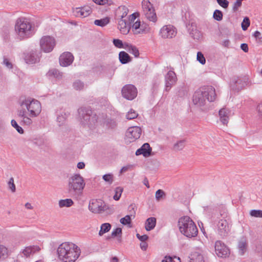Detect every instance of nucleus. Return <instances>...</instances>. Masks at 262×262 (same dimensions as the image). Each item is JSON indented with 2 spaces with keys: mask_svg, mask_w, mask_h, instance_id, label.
Returning a JSON list of instances; mask_svg holds the SVG:
<instances>
[{
  "mask_svg": "<svg viewBox=\"0 0 262 262\" xmlns=\"http://www.w3.org/2000/svg\"><path fill=\"white\" fill-rule=\"evenodd\" d=\"M23 110L18 112L21 121L27 125H30L32 121L30 117H36L41 111L40 103L36 100L26 99L21 104Z\"/></svg>",
  "mask_w": 262,
  "mask_h": 262,
  "instance_id": "obj_1",
  "label": "nucleus"
},
{
  "mask_svg": "<svg viewBox=\"0 0 262 262\" xmlns=\"http://www.w3.org/2000/svg\"><path fill=\"white\" fill-rule=\"evenodd\" d=\"M81 253L80 248L72 242L62 243L57 250V257L61 262H75Z\"/></svg>",
  "mask_w": 262,
  "mask_h": 262,
  "instance_id": "obj_2",
  "label": "nucleus"
},
{
  "mask_svg": "<svg viewBox=\"0 0 262 262\" xmlns=\"http://www.w3.org/2000/svg\"><path fill=\"white\" fill-rule=\"evenodd\" d=\"M178 225L180 232L186 236L191 238L198 235V228L189 216L181 217L179 221Z\"/></svg>",
  "mask_w": 262,
  "mask_h": 262,
  "instance_id": "obj_3",
  "label": "nucleus"
},
{
  "mask_svg": "<svg viewBox=\"0 0 262 262\" xmlns=\"http://www.w3.org/2000/svg\"><path fill=\"white\" fill-rule=\"evenodd\" d=\"M15 30L19 37L23 39L30 37L33 34V28L27 19L19 18L16 21Z\"/></svg>",
  "mask_w": 262,
  "mask_h": 262,
  "instance_id": "obj_4",
  "label": "nucleus"
},
{
  "mask_svg": "<svg viewBox=\"0 0 262 262\" xmlns=\"http://www.w3.org/2000/svg\"><path fill=\"white\" fill-rule=\"evenodd\" d=\"M68 186L70 192H80L84 188L85 183L80 174H75L69 178Z\"/></svg>",
  "mask_w": 262,
  "mask_h": 262,
  "instance_id": "obj_5",
  "label": "nucleus"
},
{
  "mask_svg": "<svg viewBox=\"0 0 262 262\" xmlns=\"http://www.w3.org/2000/svg\"><path fill=\"white\" fill-rule=\"evenodd\" d=\"M40 50L45 52H51L56 45L55 40L54 37L50 36H43L40 39L39 41Z\"/></svg>",
  "mask_w": 262,
  "mask_h": 262,
  "instance_id": "obj_6",
  "label": "nucleus"
},
{
  "mask_svg": "<svg viewBox=\"0 0 262 262\" xmlns=\"http://www.w3.org/2000/svg\"><path fill=\"white\" fill-rule=\"evenodd\" d=\"M89 210L95 213H100L106 209L104 202L100 199H92L89 205Z\"/></svg>",
  "mask_w": 262,
  "mask_h": 262,
  "instance_id": "obj_7",
  "label": "nucleus"
},
{
  "mask_svg": "<svg viewBox=\"0 0 262 262\" xmlns=\"http://www.w3.org/2000/svg\"><path fill=\"white\" fill-rule=\"evenodd\" d=\"M142 129L138 126H132L126 132V140L128 142H132L139 139L141 135Z\"/></svg>",
  "mask_w": 262,
  "mask_h": 262,
  "instance_id": "obj_8",
  "label": "nucleus"
},
{
  "mask_svg": "<svg viewBox=\"0 0 262 262\" xmlns=\"http://www.w3.org/2000/svg\"><path fill=\"white\" fill-rule=\"evenodd\" d=\"M122 95L127 100H133L137 96V89L132 84H126L122 89Z\"/></svg>",
  "mask_w": 262,
  "mask_h": 262,
  "instance_id": "obj_9",
  "label": "nucleus"
},
{
  "mask_svg": "<svg viewBox=\"0 0 262 262\" xmlns=\"http://www.w3.org/2000/svg\"><path fill=\"white\" fill-rule=\"evenodd\" d=\"M215 252L220 257H226L229 254L228 248L221 241H217L214 244Z\"/></svg>",
  "mask_w": 262,
  "mask_h": 262,
  "instance_id": "obj_10",
  "label": "nucleus"
},
{
  "mask_svg": "<svg viewBox=\"0 0 262 262\" xmlns=\"http://www.w3.org/2000/svg\"><path fill=\"white\" fill-rule=\"evenodd\" d=\"M160 33L163 38H171L175 36L177 32L173 26L168 25L163 26L161 29Z\"/></svg>",
  "mask_w": 262,
  "mask_h": 262,
  "instance_id": "obj_11",
  "label": "nucleus"
},
{
  "mask_svg": "<svg viewBox=\"0 0 262 262\" xmlns=\"http://www.w3.org/2000/svg\"><path fill=\"white\" fill-rule=\"evenodd\" d=\"M203 87L196 91L193 96V102L195 105L201 106L205 103V96L204 94Z\"/></svg>",
  "mask_w": 262,
  "mask_h": 262,
  "instance_id": "obj_12",
  "label": "nucleus"
},
{
  "mask_svg": "<svg viewBox=\"0 0 262 262\" xmlns=\"http://www.w3.org/2000/svg\"><path fill=\"white\" fill-rule=\"evenodd\" d=\"M92 12V9L89 6L76 8L73 10V13L75 16L82 18L88 16L91 14Z\"/></svg>",
  "mask_w": 262,
  "mask_h": 262,
  "instance_id": "obj_13",
  "label": "nucleus"
},
{
  "mask_svg": "<svg viewBox=\"0 0 262 262\" xmlns=\"http://www.w3.org/2000/svg\"><path fill=\"white\" fill-rule=\"evenodd\" d=\"M74 60V56L70 52H67L62 53L59 57V63L62 67H67L71 65Z\"/></svg>",
  "mask_w": 262,
  "mask_h": 262,
  "instance_id": "obj_14",
  "label": "nucleus"
},
{
  "mask_svg": "<svg viewBox=\"0 0 262 262\" xmlns=\"http://www.w3.org/2000/svg\"><path fill=\"white\" fill-rule=\"evenodd\" d=\"M203 89L206 98L210 102L214 101L216 96L214 88L211 86H207L203 87Z\"/></svg>",
  "mask_w": 262,
  "mask_h": 262,
  "instance_id": "obj_15",
  "label": "nucleus"
},
{
  "mask_svg": "<svg viewBox=\"0 0 262 262\" xmlns=\"http://www.w3.org/2000/svg\"><path fill=\"white\" fill-rule=\"evenodd\" d=\"M24 59L29 64L35 63L39 61L36 51L32 50L25 54Z\"/></svg>",
  "mask_w": 262,
  "mask_h": 262,
  "instance_id": "obj_16",
  "label": "nucleus"
},
{
  "mask_svg": "<svg viewBox=\"0 0 262 262\" xmlns=\"http://www.w3.org/2000/svg\"><path fill=\"white\" fill-rule=\"evenodd\" d=\"M230 111L226 108H221L219 112L220 120L224 125H227L229 120Z\"/></svg>",
  "mask_w": 262,
  "mask_h": 262,
  "instance_id": "obj_17",
  "label": "nucleus"
},
{
  "mask_svg": "<svg viewBox=\"0 0 262 262\" xmlns=\"http://www.w3.org/2000/svg\"><path fill=\"white\" fill-rule=\"evenodd\" d=\"M151 152V148L148 143H144L140 148L138 149L136 155L139 156L142 155L143 156L147 157L150 155Z\"/></svg>",
  "mask_w": 262,
  "mask_h": 262,
  "instance_id": "obj_18",
  "label": "nucleus"
},
{
  "mask_svg": "<svg viewBox=\"0 0 262 262\" xmlns=\"http://www.w3.org/2000/svg\"><path fill=\"white\" fill-rule=\"evenodd\" d=\"M50 79L55 78L56 80H61L63 76V74L56 69L50 70L46 74Z\"/></svg>",
  "mask_w": 262,
  "mask_h": 262,
  "instance_id": "obj_19",
  "label": "nucleus"
},
{
  "mask_svg": "<svg viewBox=\"0 0 262 262\" xmlns=\"http://www.w3.org/2000/svg\"><path fill=\"white\" fill-rule=\"evenodd\" d=\"M40 248L37 246L26 247L23 251V253L26 257H29L31 254L39 251Z\"/></svg>",
  "mask_w": 262,
  "mask_h": 262,
  "instance_id": "obj_20",
  "label": "nucleus"
},
{
  "mask_svg": "<svg viewBox=\"0 0 262 262\" xmlns=\"http://www.w3.org/2000/svg\"><path fill=\"white\" fill-rule=\"evenodd\" d=\"M118 28L123 34H127L129 31V27L127 26L125 19L120 18L118 21Z\"/></svg>",
  "mask_w": 262,
  "mask_h": 262,
  "instance_id": "obj_21",
  "label": "nucleus"
},
{
  "mask_svg": "<svg viewBox=\"0 0 262 262\" xmlns=\"http://www.w3.org/2000/svg\"><path fill=\"white\" fill-rule=\"evenodd\" d=\"M132 31L135 34L142 33L144 31V29L142 26H141L140 21L137 20L133 23L132 25Z\"/></svg>",
  "mask_w": 262,
  "mask_h": 262,
  "instance_id": "obj_22",
  "label": "nucleus"
},
{
  "mask_svg": "<svg viewBox=\"0 0 262 262\" xmlns=\"http://www.w3.org/2000/svg\"><path fill=\"white\" fill-rule=\"evenodd\" d=\"M217 227L221 233L226 232L229 230L228 223L225 219H222L219 222Z\"/></svg>",
  "mask_w": 262,
  "mask_h": 262,
  "instance_id": "obj_23",
  "label": "nucleus"
},
{
  "mask_svg": "<svg viewBox=\"0 0 262 262\" xmlns=\"http://www.w3.org/2000/svg\"><path fill=\"white\" fill-rule=\"evenodd\" d=\"M156 225V219L154 217L147 219L145 224V228L147 231H150L153 229Z\"/></svg>",
  "mask_w": 262,
  "mask_h": 262,
  "instance_id": "obj_24",
  "label": "nucleus"
},
{
  "mask_svg": "<svg viewBox=\"0 0 262 262\" xmlns=\"http://www.w3.org/2000/svg\"><path fill=\"white\" fill-rule=\"evenodd\" d=\"M119 59L122 64H126L131 61L129 55L124 51H121L119 53Z\"/></svg>",
  "mask_w": 262,
  "mask_h": 262,
  "instance_id": "obj_25",
  "label": "nucleus"
},
{
  "mask_svg": "<svg viewBox=\"0 0 262 262\" xmlns=\"http://www.w3.org/2000/svg\"><path fill=\"white\" fill-rule=\"evenodd\" d=\"M125 49L130 54H133L135 57L139 56V51L137 47L130 44L126 43Z\"/></svg>",
  "mask_w": 262,
  "mask_h": 262,
  "instance_id": "obj_26",
  "label": "nucleus"
},
{
  "mask_svg": "<svg viewBox=\"0 0 262 262\" xmlns=\"http://www.w3.org/2000/svg\"><path fill=\"white\" fill-rule=\"evenodd\" d=\"M165 82H176L177 77L173 71H169L165 76Z\"/></svg>",
  "mask_w": 262,
  "mask_h": 262,
  "instance_id": "obj_27",
  "label": "nucleus"
},
{
  "mask_svg": "<svg viewBox=\"0 0 262 262\" xmlns=\"http://www.w3.org/2000/svg\"><path fill=\"white\" fill-rule=\"evenodd\" d=\"M190 262H205L204 257L202 254L194 252L191 255Z\"/></svg>",
  "mask_w": 262,
  "mask_h": 262,
  "instance_id": "obj_28",
  "label": "nucleus"
},
{
  "mask_svg": "<svg viewBox=\"0 0 262 262\" xmlns=\"http://www.w3.org/2000/svg\"><path fill=\"white\" fill-rule=\"evenodd\" d=\"M144 14L146 17L149 20L152 22H156L157 21V18L154 8L149 10V11H145Z\"/></svg>",
  "mask_w": 262,
  "mask_h": 262,
  "instance_id": "obj_29",
  "label": "nucleus"
},
{
  "mask_svg": "<svg viewBox=\"0 0 262 262\" xmlns=\"http://www.w3.org/2000/svg\"><path fill=\"white\" fill-rule=\"evenodd\" d=\"M112 226L110 223H103L100 226L99 231V235L101 236L104 234L108 232L111 229Z\"/></svg>",
  "mask_w": 262,
  "mask_h": 262,
  "instance_id": "obj_30",
  "label": "nucleus"
},
{
  "mask_svg": "<svg viewBox=\"0 0 262 262\" xmlns=\"http://www.w3.org/2000/svg\"><path fill=\"white\" fill-rule=\"evenodd\" d=\"M192 37L194 39L199 40L202 37V33L196 28H192L190 33Z\"/></svg>",
  "mask_w": 262,
  "mask_h": 262,
  "instance_id": "obj_31",
  "label": "nucleus"
},
{
  "mask_svg": "<svg viewBox=\"0 0 262 262\" xmlns=\"http://www.w3.org/2000/svg\"><path fill=\"white\" fill-rule=\"evenodd\" d=\"M73 204V202L71 199L61 200L59 201V206L60 207H69Z\"/></svg>",
  "mask_w": 262,
  "mask_h": 262,
  "instance_id": "obj_32",
  "label": "nucleus"
},
{
  "mask_svg": "<svg viewBox=\"0 0 262 262\" xmlns=\"http://www.w3.org/2000/svg\"><path fill=\"white\" fill-rule=\"evenodd\" d=\"M110 22V18L106 17L101 19H96L94 21V24L100 27H104Z\"/></svg>",
  "mask_w": 262,
  "mask_h": 262,
  "instance_id": "obj_33",
  "label": "nucleus"
},
{
  "mask_svg": "<svg viewBox=\"0 0 262 262\" xmlns=\"http://www.w3.org/2000/svg\"><path fill=\"white\" fill-rule=\"evenodd\" d=\"M142 5L144 12L145 11H149V10L154 8L152 4L148 0H143Z\"/></svg>",
  "mask_w": 262,
  "mask_h": 262,
  "instance_id": "obj_34",
  "label": "nucleus"
},
{
  "mask_svg": "<svg viewBox=\"0 0 262 262\" xmlns=\"http://www.w3.org/2000/svg\"><path fill=\"white\" fill-rule=\"evenodd\" d=\"M123 189L122 187H118L115 189V194L113 196V199L116 201H118L122 194Z\"/></svg>",
  "mask_w": 262,
  "mask_h": 262,
  "instance_id": "obj_35",
  "label": "nucleus"
},
{
  "mask_svg": "<svg viewBox=\"0 0 262 262\" xmlns=\"http://www.w3.org/2000/svg\"><path fill=\"white\" fill-rule=\"evenodd\" d=\"M223 13L219 10H215L213 14V17L217 21H221L223 19Z\"/></svg>",
  "mask_w": 262,
  "mask_h": 262,
  "instance_id": "obj_36",
  "label": "nucleus"
},
{
  "mask_svg": "<svg viewBox=\"0 0 262 262\" xmlns=\"http://www.w3.org/2000/svg\"><path fill=\"white\" fill-rule=\"evenodd\" d=\"M247 244L245 241H241L238 244L239 252L241 255L244 254L246 250Z\"/></svg>",
  "mask_w": 262,
  "mask_h": 262,
  "instance_id": "obj_37",
  "label": "nucleus"
},
{
  "mask_svg": "<svg viewBox=\"0 0 262 262\" xmlns=\"http://www.w3.org/2000/svg\"><path fill=\"white\" fill-rule=\"evenodd\" d=\"M113 42L114 45L118 48H124L125 47V44L126 43H123L122 40L119 39H114L113 40Z\"/></svg>",
  "mask_w": 262,
  "mask_h": 262,
  "instance_id": "obj_38",
  "label": "nucleus"
},
{
  "mask_svg": "<svg viewBox=\"0 0 262 262\" xmlns=\"http://www.w3.org/2000/svg\"><path fill=\"white\" fill-rule=\"evenodd\" d=\"M162 262H181V260L180 258L177 256H165Z\"/></svg>",
  "mask_w": 262,
  "mask_h": 262,
  "instance_id": "obj_39",
  "label": "nucleus"
},
{
  "mask_svg": "<svg viewBox=\"0 0 262 262\" xmlns=\"http://www.w3.org/2000/svg\"><path fill=\"white\" fill-rule=\"evenodd\" d=\"M8 254V250L7 247L3 245H0V259L7 256Z\"/></svg>",
  "mask_w": 262,
  "mask_h": 262,
  "instance_id": "obj_40",
  "label": "nucleus"
},
{
  "mask_svg": "<svg viewBox=\"0 0 262 262\" xmlns=\"http://www.w3.org/2000/svg\"><path fill=\"white\" fill-rule=\"evenodd\" d=\"M251 216L255 217L262 218V210H252L250 212Z\"/></svg>",
  "mask_w": 262,
  "mask_h": 262,
  "instance_id": "obj_41",
  "label": "nucleus"
},
{
  "mask_svg": "<svg viewBox=\"0 0 262 262\" xmlns=\"http://www.w3.org/2000/svg\"><path fill=\"white\" fill-rule=\"evenodd\" d=\"M120 222L124 225H129L131 223V217L130 215H127L125 217L121 218Z\"/></svg>",
  "mask_w": 262,
  "mask_h": 262,
  "instance_id": "obj_42",
  "label": "nucleus"
},
{
  "mask_svg": "<svg viewBox=\"0 0 262 262\" xmlns=\"http://www.w3.org/2000/svg\"><path fill=\"white\" fill-rule=\"evenodd\" d=\"M244 0H236L233 4L232 10L234 12H236L238 9L242 6V2Z\"/></svg>",
  "mask_w": 262,
  "mask_h": 262,
  "instance_id": "obj_43",
  "label": "nucleus"
},
{
  "mask_svg": "<svg viewBox=\"0 0 262 262\" xmlns=\"http://www.w3.org/2000/svg\"><path fill=\"white\" fill-rule=\"evenodd\" d=\"M250 23L248 17H245L242 24V27L243 30H246L250 26Z\"/></svg>",
  "mask_w": 262,
  "mask_h": 262,
  "instance_id": "obj_44",
  "label": "nucleus"
},
{
  "mask_svg": "<svg viewBox=\"0 0 262 262\" xmlns=\"http://www.w3.org/2000/svg\"><path fill=\"white\" fill-rule=\"evenodd\" d=\"M137 116L138 114L133 110H130L126 115V118L129 120L134 119Z\"/></svg>",
  "mask_w": 262,
  "mask_h": 262,
  "instance_id": "obj_45",
  "label": "nucleus"
},
{
  "mask_svg": "<svg viewBox=\"0 0 262 262\" xmlns=\"http://www.w3.org/2000/svg\"><path fill=\"white\" fill-rule=\"evenodd\" d=\"M185 146L184 141H180L174 145L173 148L175 150H180L182 149Z\"/></svg>",
  "mask_w": 262,
  "mask_h": 262,
  "instance_id": "obj_46",
  "label": "nucleus"
},
{
  "mask_svg": "<svg viewBox=\"0 0 262 262\" xmlns=\"http://www.w3.org/2000/svg\"><path fill=\"white\" fill-rule=\"evenodd\" d=\"M218 4L224 9H227L229 6V2L227 0H216Z\"/></svg>",
  "mask_w": 262,
  "mask_h": 262,
  "instance_id": "obj_47",
  "label": "nucleus"
},
{
  "mask_svg": "<svg viewBox=\"0 0 262 262\" xmlns=\"http://www.w3.org/2000/svg\"><path fill=\"white\" fill-rule=\"evenodd\" d=\"M119 10L122 11V14L120 16V18L123 19L124 17H125L128 12V8L125 6H121L119 8Z\"/></svg>",
  "mask_w": 262,
  "mask_h": 262,
  "instance_id": "obj_48",
  "label": "nucleus"
},
{
  "mask_svg": "<svg viewBox=\"0 0 262 262\" xmlns=\"http://www.w3.org/2000/svg\"><path fill=\"white\" fill-rule=\"evenodd\" d=\"M197 60L202 64H204L206 62L205 58L204 57L203 54L201 52H199L197 53Z\"/></svg>",
  "mask_w": 262,
  "mask_h": 262,
  "instance_id": "obj_49",
  "label": "nucleus"
},
{
  "mask_svg": "<svg viewBox=\"0 0 262 262\" xmlns=\"http://www.w3.org/2000/svg\"><path fill=\"white\" fill-rule=\"evenodd\" d=\"M11 124L17 130V131L18 133H19L20 134L23 133L24 132H23V128L17 124L16 121L15 120H12L11 121Z\"/></svg>",
  "mask_w": 262,
  "mask_h": 262,
  "instance_id": "obj_50",
  "label": "nucleus"
},
{
  "mask_svg": "<svg viewBox=\"0 0 262 262\" xmlns=\"http://www.w3.org/2000/svg\"><path fill=\"white\" fill-rule=\"evenodd\" d=\"M165 195V194L163 190L159 189L156 192L155 196L157 200L159 201Z\"/></svg>",
  "mask_w": 262,
  "mask_h": 262,
  "instance_id": "obj_51",
  "label": "nucleus"
},
{
  "mask_svg": "<svg viewBox=\"0 0 262 262\" xmlns=\"http://www.w3.org/2000/svg\"><path fill=\"white\" fill-rule=\"evenodd\" d=\"M8 185L9 188L11 190L12 192L15 191V185L14 183V179L13 178L10 179L9 181L8 182Z\"/></svg>",
  "mask_w": 262,
  "mask_h": 262,
  "instance_id": "obj_52",
  "label": "nucleus"
},
{
  "mask_svg": "<svg viewBox=\"0 0 262 262\" xmlns=\"http://www.w3.org/2000/svg\"><path fill=\"white\" fill-rule=\"evenodd\" d=\"M122 234V229L120 228H117L114 229L112 232V236L113 237H116L117 235H121Z\"/></svg>",
  "mask_w": 262,
  "mask_h": 262,
  "instance_id": "obj_53",
  "label": "nucleus"
},
{
  "mask_svg": "<svg viewBox=\"0 0 262 262\" xmlns=\"http://www.w3.org/2000/svg\"><path fill=\"white\" fill-rule=\"evenodd\" d=\"M103 179L105 181L107 182L110 183H112L113 181V176L110 174L104 175L103 177Z\"/></svg>",
  "mask_w": 262,
  "mask_h": 262,
  "instance_id": "obj_54",
  "label": "nucleus"
},
{
  "mask_svg": "<svg viewBox=\"0 0 262 262\" xmlns=\"http://www.w3.org/2000/svg\"><path fill=\"white\" fill-rule=\"evenodd\" d=\"M3 63L9 69H11L13 68V65L12 63L10 62L8 59L6 58H4L3 60Z\"/></svg>",
  "mask_w": 262,
  "mask_h": 262,
  "instance_id": "obj_55",
  "label": "nucleus"
},
{
  "mask_svg": "<svg viewBox=\"0 0 262 262\" xmlns=\"http://www.w3.org/2000/svg\"><path fill=\"white\" fill-rule=\"evenodd\" d=\"M136 236L142 242H145V241L148 239V236L146 235H140L139 233H137Z\"/></svg>",
  "mask_w": 262,
  "mask_h": 262,
  "instance_id": "obj_56",
  "label": "nucleus"
},
{
  "mask_svg": "<svg viewBox=\"0 0 262 262\" xmlns=\"http://www.w3.org/2000/svg\"><path fill=\"white\" fill-rule=\"evenodd\" d=\"M256 110L259 117L262 119V103L257 106Z\"/></svg>",
  "mask_w": 262,
  "mask_h": 262,
  "instance_id": "obj_57",
  "label": "nucleus"
},
{
  "mask_svg": "<svg viewBox=\"0 0 262 262\" xmlns=\"http://www.w3.org/2000/svg\"><path fill=\"white\" fill-rule=\"evenodd\" d=\"M96 4L99 5H104L108 3V0H93Z\"/></svg>",
  "mask_w": 262,
  "mask_h": 262,
  "instance_id": "obj_58",
  "label": "nucleus"
},
{
  "mask_svg": "<svg viewBox=\"0 0 262 262\" xmlns=\"http://www.w3.org/2000/svg\"><path fill=\"white\" fill-rule=\"evenodd\" d=\"M241 84V83H233V84L231 85V88L232 89L235 91H239V84Z\"/></svg>",
  "mask_w": 262,
  "mask_h": 262,
  "instance_id": "obj_59",
  "label": "nucleus"
},
{
  "mask_svg": "<svg viewBox=\"0 0 262 262\" xmlns=\"http://www.w3.org/2000/svg\"><path fill=\"white\" fill-rule=\"evenodd\" d=\"M241 48L243 51H244L246 53L248 52V46L247 43H242L241 45Z\"/></svg>",
  "mask_w": 262,
  "mask_h": 262,
  "instance_id": "obj_60",
  "label": "nucleus"
},
{
  "mask_svg": "<svg viewBox=\"0 0 262 262\" xmlns=\"http://www.w3.org/2000/svg\"><path fill=\"white\" fill-rule=\"evenodd\" d=\"M136 13H134V14H132V15H130V17H129V21H130V23H133L135 21V20H136Z\"/></svg>",
  "mask_w": 262,
  "mask_h": 262,
  "instance_id": "obj_61",
  "label": "nucleus"
},
{
  "mask_svg": "<svg viewBox=\"0 0 262 262\" xmlns=\"http://www.w3.org/2000/svg\"><path fill=\"white\" fill-rule=\"evenodd\" d=\"M140 247L143 250H146L147 248V244L146 242H142L140 244Z\"/></svg>",
  "mask_w": 262,
  "mask_h": 262,
  "instance_id": "obj_62",
  "label": "nucleus"
},
{
  "mask_svg": "<svg viewBox=\"0 0 262 262\" xmlns=\"http://www.w3.org/2000/svg\"><path fill=\"white\" fill-rule=\"evenodd\" d=\"M261 35V33H260V32H259L258 31H256L254 34H253V36L256 38H259V39H260L261 37H260V36Z\"/></svg>",
  "mask_w": 262,
  "mask_h": 262,
  "instance_id": "obj_63",
  "label": "nucleus"
},
{
  "mask_svg": "<svg viewBox=\"0 0 262 262\" xmlns=\"http://www.w3.org/2000/svg\"><path fill=\"white\" fill-rule=\"evenodd\" d=\"M84 166H85V164L83 162H79L77 164V167L79 169H83V168H84Z\"/></svg>",
  "mask_w": 262,
  "mask_h": 262,
  "instance_id": "obj_64",
  "label": "nucleus"
}]
</instances>
